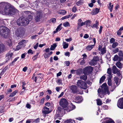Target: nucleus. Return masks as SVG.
<instances>
[{
	"label": "nucleus",
	"mask_w": 123,
	"mask_h": 123,
	"mask_svg": "<svg viewBox=\"0 0 123 123\" xmlns=\"http://www.w3.org/2000/svg\"><path fill=\"white\" fill-rule=\"evenodd\" d=\"M77 71V70H71V73L72 74H74L75 73H76Z\"/></svg>",
	"instance_id": "0e129e2a"
},
{
	"label": "nucleus",
	"mask_w": 123,
	"mask_h": 123,
	"mask_svg": "<svg viewBox=\"0 0 123 123\" xmlns=\"http://www.w3.org/2000/svg\"><path fill=\"white\" fill-rule=\"evenodd\" d=\"M102 108L104 110L107 109L108 108V107L107 106L105 105L102 106Z\"/></svg>",
	"instance_id": "4d7b16f0"
},
{
	"label": "nucleus",
	"mask_w": 123,
	"mask_h": 123,
	"mask_svg": "<svg viewBox=\"0 0 123 123\" xmlns=\"http://www.w3.org/2000/svg\"><path fill=\"white\" fill-rule=\"evenodd\" d=\"M112 71L114 74L119 73L120 71L116 67V66H113L112 67Z\"/></svg>",
	"instance_id": "dca6fc26"
},
{
	"label": "nucleus",
	"mask_w": 123,
	"mask_h": 123,
	"mask_svg": "<svg viewBox=\"0 0 123 123\" xmlns=\"http://www.w3.org/2000/svg\"><path fill=\"white\" fill-rule=\"evenodd\" d=\"M65 109L62 108L61 107H58L57 110L56 114L62 115L64 113V111Z\"/></svg>",
	"instance_id": "4468645a"
},
{
	"label": "nucleus",
	"mask_w": 123,
	"mask_h": 123,
	"mask_svg": "<svg viewBox=\"0 0 123 123\" xmlns=\"http://www.w3.org/2000/svg\"><path fill=\"white\" fill-rule=\"evenodd\" d=\"M78 62H80V64L81 65H83L85 63V61L83 58L80 59L78 61Z\"/></svg>",
	"instance_id": "2f4dec72"
},
{
	"label": "nucleus",
	"mask_w": 123,
	"mask_h": 123,
	"mask_svg": "<svg viewBox=\"0 0 123 123\" xmlns=\"http://www.w3.org/2000/svg\"><path fill=\"white\" fill-rule=\"evenodd\" d=\"M96 62L93 59L91 61L89 62L90 65L91 66H93L96 63Z\"/></svg>",
	"instance_id": "f704fd0d"
},
{
	"label": "nucleus",
	"mask_w": 123,
	"mask_h": 123,
	"mask_svg": "<svg viewBox=\"0 0 123 123\" xmlns=\"http://www.w3.org/2000/svg\"><path fill=\"white\" fill-rule=\"evenodd\" d=\"M65 55L66 56L69 57L70 56V53L69 52H67L65 53Z\"/></svg>",
	"instance_id": "774afa93"
},
{
	"label": "nucleus",
	"mask_w": 123,
	"mask_h": 123,
	"mask_svg": "<svg viewBox=\"0 0 123 123\" xmlns=\"http://www.w3.org/2000/svg\"><path fill=\"white\" fill-rule=\"evenodd\" d=\"M77 24L83 26L84 25H85V23L84 22H83L81 18H80L78 20Z\"/></svg>",
	"instance_id": "412c9836"
},
{
	"label": "nucleus",
	"mask_w": 123,
	"mask_h": 123,
	"mask_svg": "<svg viewBox=\"0 0 123 123\" xmlns=\"http://www.w3.org/2000/svg\"><path fill=\"white\" fill-rule=\"evenodd\" d=\"M57 46V45L55 43L53 44L52 45H51L50 48L51 50H54L55 49V48Z\"/></svg>",
	"instance_id": "58836bf2"
},
{
	"label": "nucleus",
	"mask_w": 123,
	"mask_h": 123,
	"mask_svg": "<svg viewBox=\"0 0 123 123\" xmlns=\"http://www.w3.org/2000/svg\"><path fill=\"white\" fill-rule=\"evenodd\" d=\"M85 69V71L89 73L92 72L93 69L92 67L90 66L86 67Z\"/></svg>",
	"instance_id": "a211bd4d"
},
{
	"label": "nucleus",
	"mask_w": 123,
	"mask_h": 123,
	"mask_svg": "<svg viewBox=\"0 0 123 123\" xmlns=\"http://www.w3.org/2000/svg\"><path fill=\"white\" fill-rule=\"evenodd\" d=\"M99 50L101 51V54H104L106 52V49L105 47H103L101 49L100 48H98Z\"/></svg>",
	"instance_id": "c85d7f7f"
},
{
	"label": "nucleus",
	"mask_w": 123,
	"mask_h": 123,
	"mask_svg": "<svg viewBox=\"0 0 123 123\" xmlns=\"http://www.w3.org/2000/svg\"><path fill=\"white\" fill-rule=\"evenodd\" d=\"M98 25L99 22L97 21H96L95 22V23L93 24V25H92L91 26L92 28H96L97 29H98Z\"/></svg>",
	"instance_id": "aec40b11"
},
{
	"label": "nucleus",
	"mask_w": 123,
	"mask_h": 123,
	"mask_svg": "<svg viewBox=\"0 0 123 123\" xmlns=\"http://www.w3.org/2000/svg\"><path fill=\"white\" fill-rule=\"evenodd\" d=\"M120 79H119L117 77H115L114 78V80L116 84L119 85L120 82Z\"/></svg>",
	"instance_id": "5701e85b"
},
{
	"label": "nucleus",
	"mask_w": 123,
	"mask_h": 123,
	"mask_svg": "<svg viewBox=\"0 0 123 123\" xmlns=\"http://www.w3.org/2000/svg\"><path fill=\"white\" fill-rule=\"evenodd\" d=\"M77 86L83 89H86L87 88L86 84L84 81L81 80H78L77 82Z\"/></svg>",
	"instance_id": "39448f33"
},
{
	"label": "nucleus",
	"mask_w": 123,
	"mask_h": 123,
	"mask_svg": "<svg viewBox=\"0 0 123 123\" xmlns=\"http://www.w3.org/2000/svg\"><path fill=\"white\" fill-rule=\"evenodd\" d=\"M58 14L64 15L67 13V12L64 10H60L58 12Z\"/></svg>",
	"instance_id": "7c9ffc66"
},
{
	"label": "nucleus",
	"mask_w": 123,
	"mask_h": 123,
	"mask_svg": "<svg viewBox=\"0 0 123 123\" xmlns=\"http://www.w3.org/2000/svg\"><path fill=\"white\" fill-rule=\"evenodd\" d=\"M113 60L114 61H121L122 60V58H120L118 57L117 55H115L113 59Z\"/></svg>",
	"instance_id": "4be33fe9"
},
{
	"label": "nucleus",
	"mask_w": 123,
	"mask_h": 123,
	"mask_svg": "<svg viewBox=\"0 0 123 123\" xmlns=\"http://www.w3.org/2000/svg\"><path fill=\"white\" fill-rule=\"evenodd\" d=\"M113 7V5H111V3H110L108 6V8L110 10L111 12L112 11Z\"/></svg>",
	"instance_id": "72a5a7b5"
},
{
	"label": "nucleus",
	"mask_w": 123,
	"mask_h": 123,
	"mask_svg": "<svg viewBox=\"0 0 123 123\" xmlns=\"http://www.w3.org/2000/svg\"><path fill=\"white\" fill-rule=\"evenodd\" d=\"M91 21L89 20H88L86 21L85 22V25H86V26L89 27L91 24Z\"/></svg>",
	"instance_id": "bb28decb"
},
{
	"label": "nucleus",
	"mask_w": 123,
	"mask_h": 123,
	"mask_svg": "<svg viewBox=\"0 0 123 123\" xmlns=\"http://www.w3.org/2000/svg\"><path fill=\"white\" fill-rule=\"evenodd\" d=\"M70 16V15H68L66 16H65L63 17H62L61 18L62 20H63L64 19H66L67 18H69Z\"/></svg>",
	"instance_id": "864d4df0"
},
{
	"label": "nucleus",
	"mask_w": 123,
	"mask_h": 123,
	"mask_svg": "<svg viewBox=\"0 0 123 123\" xmlns=\"http://www.w3.org/2000/svg\"><path fill=\"white\" fill-rule=\"evenodd\" d=\"M38 54L39 53H37L36 55H35L32 57V59L33 61H35L37 58Z\"/></svg>",
	"instance_id": "8fccbe9b"
},
{
	"label": "nucleus",
	"mask_w": 123,
	"mask_h": 123,
	"mask_svg": "<svg viewBox=\"0 0 123 123\" xmlns=\"http://www.w3.org/2000/svg\"><path fill=\"white\" fill-rule=\"evenodd\" d=\"M115 39L113 38H111L110 40V42L111 43H113L115 42Z\"/></svg>",
	"instance_id": "5fc2aeb1"
},
{
	"label": "nucleus",
	"mask_w": 123,
	"mask_h": 123,
	"mask_svg": "<svg viewBox=\"0 0 123 123\" xmlns=\"http://www.w3.org/2000/svg\"><path fill=\"white\" fill-rule=\"evenodd\" d=\"M63 26L65 27H67L70 26V24L69 22H66L63 23Z\"/></svg>",
	"instance_id": "de8ad7c7"
},
{
	"label": "nucleus",
	"mask_w": 123,
	"mask_h": 123,
	"mask_svg": "<svg viewBox=\"0 0 123 123\" xmlns=\"http://www.w3.org/2000/svg\"><path fill=\"white\" fill-rule=\"evenodd\" d=\"M42 17L41 13L40 12H37L35 18V20L37 22L39 21Z\"/></svg>",
	"instance_id": "ddd939ff"
},
{
	"label": "nucleus",
	"mask_w": 123,
	"mask_h": 123,
	"mask_svg": "<svg viewBox=\"0 0 123 123\" xmlns=\"http://www.w3.org/2000/svg\"><path fill=\"white\" fill-rule=\"evenodd\" d=\"M26 43V40H22L18 43V45L16 47V50H18L19 49L24 47L25 46V44Z\"/></svg>",
	"instance_id": "423d86ee"
},
{
	"label": "nucleus",
	"mask_w": 123,
	"mask_h": 123,
	"mask_svg": "<svg viewBox=\"0 0 123 123\" xmlns=\"http://www.w3.org/2000/svg\"><path fill=\"white\" fill-rule=\"evenodd\" d=\"M94 45H89L86 47V49L87 50L90 51L94 47Z\"/></svg>",
	"instance_id": "a878e982"
},
{
	"label": "nucleus",
	"mask_w": 123,
	"mask_h": 123,
	"mask_svg": "<svg viewBox=\"0 0 123 123\" xmlns=\"http://www.w3.org/2000/svg\"><path fill=\"white\" fill-rule=\"evenodd\" d=\"M7 44H8L10 46H11L12 42L10 39H8L7 41Z\"/></svg>",
	"instance_id": "09e8293b"
},
{
	"label": "nucleus",
	"mask_w": 123,
	"mask_h": 123,
	"mask_svg": "<svg viewBox=\"0 0 123 123\" xmlns=\"http://www.w3.org/2000/svg\"><path fill=\"white\" fill-rule=\"evenodd\" d=\"M42 112L45 114L49 113L50 112L49 111V108L46 107H44L43 109L42 110Z\"/></svg>",
	"instance_id": "6ab92c4d"
},
{
	"label": "nucleus",
	"mask_w": 123,
	"mask_h": 123,
	"mask_svg": "<svg viewBox=\"0 0 123 123\" xmlns=\"http://www.w3.org/2000/svg\"><path fill=\"white\" fill-rule=\"evenodd\" d=\"M18 57H17V58H15L12 61V62L11 63H10V66H12L13 65L14 63L15 62H16L18 60Z\"/></svg>",
	"instance_id": "a18cd8bd"
},
{
	"label": "nucleus",
	"mask_w": 123,
	"mask_h": 123,
	"mask_svg": "<svg viewBox=\"0 0 123 123\" xmlns=\"http://www.w3.org/2000/svg\"><path fill=\"white\" fill-rule=\"evenodd\" d=\"M96 101L98 105L100 106L102 104V101L99 99H97Z\"/></svg>",
	"instance_id": "e433bc0d"
},
{
	"label": "nucleus",
	"mask_w": 123,
	"mask_h": 123,
	"mask_svg": "<svg viewBox=\"0 0 123 123\" xmlns=\"http://www.w3.org/2000/svg\"><path fill=\"white\" fill-rule=\"evenodd\" d=\"M112 52L114 53L115 54L119 51V49L118 48H116L115 49L112 50Z\"/></svg>",
	"instance_id": "49530a36"
},
{
	"label": "nucleus",
	"mask_w": 123,
	"mask_h": 123,
	"mask_svg": "<svg viewBox=\"0 0 123 123\" xmlns=\"http://www.w3.org/2000/svg\"><path fill=\"white\" fill-rule=\"evenodd\" d=\"M105 78V77L104 76H103L100 80L99 83L101 84L104 80Z\"/></svg>",
	"instance_id": "a19ab883"
},
{
	"label": "nucleus",
	"mask_w": 123,
	"mask_h": 123,
	"mask_svg": "<svg viewBox=\"0 0 123 123\" xmlns=\"http://www.w3.org/2000/svg\"><path fill=\"white\" fill-rule=\"evenodd\" d=\"M105 123H115L114 121L112 119L107 118Z\"/></svg>",
	"instance_id": "cd10ccee"
},
{
	"label": "nucleus",
	"mask_w": 123,
	"mask_h": 123,
	"mask_svg": "<svg viewBox=\"0 0 123 123\" xmlns=\"http://www.w3.org/2000/svg\"><path fill=\"white\" fill-rule=\"evenodd\" d=\"M60 115H61L56 113L54 117L55 120H56L57 119L61 120V116H60Z\"/></svg>",
	"instance_id": "473e14b6"
},
{
	"label": "nucleus",
	"mask_w": 123,
	"mask_h": 123,
	"mask_svg": "<svg viewBox=\"0 0 123 123\" xmlns=\"http://www.w3.org/2000/svg\"><path fill=\"white\" fill-rule=\"evenodd\" d=\"M98 96L101 98H102L104 95L106 94H110L108 88L106 83L103 84L101 86V88H99L98 90Z\"/></svg>",
	"instance_id": "7ed1b4c3"
},
{
	"label": "nucleus",
	"mask_w": 123,
	"mask_h": 123,
	"mask_svg": "<svg viewBox=\"0 0 123 123\" xmlns=\"http://www.w3.org/2000/svg\"><path fill=\"white\" fill-rule=\"evenodd\" d=\"M28 53L33 54L34 53V52L32 51V50L31 49H29L28 51Z\"/></svg>",
	"instance_id": "69168bd1"
},
{
	"label": "nucleus",
	"mask_w": 123,
	"mask_h": 123,
	"mask_svg": "<svg viewBox=\"0 0 123 123\" xmlns=\"http://www.w3.org/2000/svg\"><path fill=\"white\" fill-rule=\"evenodd\" d=\"M118 43L117 42H115L113 43L112 45V48H114L118 46Z\"/></svg>",
	"instance_id": "ea45409f"
},
{
	"label": "nucleus",
	"mask_w": 123,
	"mask_h": 123,
	"mask_svg": "<svg viewBox=\"0 0 123 123\" xmlns=\"http://www.w3.org/2000/svg\"><path fill=\"white\" fill-rule=\"evenodd\" d=\"M103 28V27L102 26H100L99 30V34H101V33L102 32Z\"/></svg>",
	"instance_id": "bf43d9fd"
},
{
	"label": "nucleus",
	"mask_w": 123,
	"mask_h": 123,
	"mask_svg": "<svg viewBox=\"0 0 123 123\" xmlns=\"http://www.w3.org/2000/svg\"><path fill=\"white\" fill-rule=\"evenodd\" d=\"M76 7L75 6H74L72 8V11L74 12H76Z\"/></svg>",
	"instance_id": "13d9d810"
},
{
	"label": "nucleus",
	"mask_w": 123,
	"mask_h": 123,
	"mask_svg": "<svg viewBox=\"0 0 123 123\" xmlns=\"http://www.w3.org/2000/svg\"><path fill=\"white\" fill-rule=\"evenodd\" d=\"M80 78L81 79L86 80L87 78V77L86 75H84L80 76Z\"/></svg>",
	"instance_id": "c9c22d12"
},
{
	"label": "nucleus",
	"mask_w": 123,
	"mask_h": 123,
	"mask_svg": "<svg viewBox=\"0 0 123 123\" xmlns=\"http://www.w3.org/2000/svg\"><path fill=\"white\" fill-rule=\"evenodd\" d=\"M66 122L67 123H74V120L71 119L67 120L66 121Z\"/></svg>",
	"instance_id": "c03bdc74"
},
{
	"label": "nucleus",
	"mask_w": 123,
	"mask_h": 123,
	"mask_svg": "<svg viewBox=\"0 0 123 123\" xmlns=\"http://www.w3.org/2000/svg\"><path fill=\"white\" fill-rule=\"evenodd\" d=\"M4 24L3 19L0 18V26ZM9 30L4 26L0 27V34L4 38H7L9 35Z\"/></svg>",
	"instance_id": "f03ea898"
},
{
	"label": "nucleus",
	"mask_w": 123,
	"mask_h": 123,
	"mask_svg": "<svg viewBox=\"0 0 123 123\" xmlns=\"http://www.w3.org/2000/svg\"><path fill=\"white\" fill-rule=\"evenodd\" d=\"M50 21L52 22L53 23H55L56 22V19L55 18H51L50 20Z\"/></svg>",
	"instance_id": "6e6d98bb"
},
{
	"label": "nucleus",
	"mask_w": 123,
	"mask_h": 123,
	"mask_svg": "<svg viewBox=\"0 0 123 123\" xmlns=\"http://www.w3.org/2000/svg\"><path fill=\"white\" fill-rule=\"evenodd\" d=\"M59 104L63 108H66L67 107L68 103L66 99L62 98L60 100L59 102Z\"/></svg>",
	"instance_id": "6e6552de"
},
{
	"label": "nucleus",
	"mask_w": 123,
	"mask_h": 123,
	"mask_svg": "<svg viewBox=\"0 0 123 123\" xmlns=\"http://www.w3.org/2000/svg\"><path fill=\"white\" fill-rule=\"evenodd\" d=\"M25 20L26 24H28L30 21H31L32 19V16L30 15H29L27 17H25Z\"/></svg>",
	"instance_id": "f3484780"
},
{
	"label": "nucleus",
	"mask_w": 123,
	"mask_h": 123,
	"mask_svg": "<svg viewBox=\"0 0 123 123\" xmlns=\"http://www.w3.org/2000/svg\"><path fill=\"white\" fill-rule=\"evenodd\" d=\"M65 40L67 42H69L71 41L72 40V39L71 38H69L66 39Z\"/></svg>",
	"instance_id": "338daca9"
},
{
	"label": "nucleus",
	"mask_w": 123,
	"mask_h": 123,
	"mask_svg": "<svg viewBox=\"0 0 123 123\" xmlns=\"http://www.w3.org/2000/svg\"><path fill=\"white\" fill-rule=\"evenodd\" d=\"M43 75L41 74H37L35 76V74L33 75L32 78L33 80L37 82H38L41 81L43 78Z\"/></svg>",
	"instance_id": "20e7f679"
},
{
	"label": "nucleus",
	"mask_w": 123,
	"mask_h": 123,
	"mask_svg": "<svg viewBox=\"0 0 123 123\" xmlns=\"http://www.w3.org/2000/svg\"><path fill=\"white\" fill-rule=\"evenodd\" d=\"M117 105L119 108L123 109V98H120L118 101Z\"/></svg>",
	"instance_id": "f8f14e48"
},
{
	"label": "nucleus",
	"mask_w": 123,
	"mask_h": 123,
	"mask_svg": "<svg viewBox=\"0 0 123 123\" xmlns=\"http://www.w3.org/2000/svg\"><path fill=\"white\" fill-rule=\"evenodd\" d=\"M62 80L61 79H58L57 80V83L59 84L62 85Z\"/></svg>",
	"instance_id": "3c124183"
},
{
	"label": "nucleus",
	"mask_w": 123,
	"mask_h": 123,
	"mask_svg": "<svg viewBox=\"0 0 123 123\" xmlns=\"http://www.w3.org/2000/svg\"><path fill=\"white\" fill-rule=\"evenodd\" d=\"M65 63L67 66H69L70 64V62L69 61H66L65 62Z\"/></svg>",
	"instance_id": "680f3d73"
},
{
	"label": "nucleus",
	"mask_w": 123,
	"mask_h": 123,
	"mask_svg": "<svg viewBox=\"0 0 123 123\" xmlns=\"http://www.w3.org/2000/svg\"><path fill=\"white\" fill-rule=\"evenodd\" d=\"M118 55L120 56V58H122V60H123V54L122 51H120L118 53Z\"/></svg>",
	"instance_id": "37998d69"
},
{
	"label": "nucleus",
	"mask_w": 123,
	"mask_h": 123,
	"mask_svg": "<svg viewBox=\"0 0 123 123\" xmlns=\"http://www.w3.org/2000/svg\"><path fill=\"white\" fill-rule=\"evenodd\" d=\"M18 91L16 90L11 93L9 97H13L18 92Z\"/></svg>",
	"instance_id": "4c0bfd02"
},
{
	"label": "nucleus",
	"mask_w": 123,
	"mask_h": 123,
	"mask_svg": "<svg viewBox=\"0 0 123 123\" xmlns=\"http://www.w3.org/2000/svg\"><path fill=\"white\" fill-rule=\"evenodd\" d=\"M62 29V27L58 26L56 29V30L57 31H60Z\"/></svg>",
	"instance_id": "052dcab7"
},
{
	"label": "nucleus",
	"mask_w": 123,
	"mask_h": 123,
	"mask_svg": "<svg viewBox=\"0 0 123 123\" xmlns=\"http://www.w3.org/2000/svg\"><path fill=\"white\" fill-rule=\"evenodd\" d=\"M63 48L64 49H65L67 48L68 46V44L66 42H63L62 43Z\"/></svg>",
	"instance_id": "c756f323"
},
{
	"label": "nucleus",
	"mask_w": 123,
	"mask_h": 123,
	"mask_svg": "<svg viewBox=\"0 0 123 123\" xmlns=\"http://www.w3.org/2000/svg\"><path fill=\"white\" fill-rule=\"evenodd\" d=\"M116 66L119 69H121L123 68V65L119 62H117L116 64Z\"/></svg>",
	"instance_id": "b1692460"
},
{
	"label": "nucleus",
	"mask_w": 123,
	"mask_h": 123,
	"mask_svg": "<svg viewBox=\"0 0 123 123\" xmlns=\"http://www.w3.org/2000/svg\"><path fill=\"white\" fill-rule=\"evenodd\" d=\"M73 93L74 94H78L79 93L78 89L77 86H72L70 88Z\"/></svg>",
	"instance_id": "9b49d317"
},
{
	"label": "nucleus",
	"mask_w": 123,
	"mask_h": 123,
	"mask_svg": "<svg viewBox=\"0 0 123 123\" xmlns=\"http://www.w3.org/2000/svg\"><path fill=\"white\" fill-rule=\"evenodd\" d=\"M13 55V54L12 52H8L6 55V61H7L10 60L11 58Z\"/></svg>",
	"instance_id": "2eb2a0df"
},
{
	"label": "nucleus",
	"mask_w": 123,
	"mask_h": 123,
	"mask_svg": "<svg viewBox=\"0 0 123 123\" xmlns=\"http://www.w3.org/2000/svg\"><path fill=\"white\" fill-rule=\"evenodd\" d=\"M78 26L77 28V31L79 30L80 29H81V27L82 26L81 25H77Z\"/></svg>",
	"instance_id": "e2e57ef3"
},
{
	"label": "nucleus",
	"mask_w": 123,
	"mask_h": 123,
	"mask_svg": "<svg viewBox=\"0 0 123 123\" xmlns=\"http://www.w3.org/2000/svg\"><path fill=\"white\" fill-rule=\"evenodd\" d=\"M112 78L108 77V86H110L109 89L112 92L113 91L115 88V86L113 85H112V83L111 82V78Z\"/></svg>",
	"instance_id": "1a4fd4ad"
},
{
	"label": "nucleus",
	"mask_w": 123,
	"mask_h": 123,
	"mask_svg": "<svg viewBox=\"0 0 123 123\" xmlns=\"http://www.w3.org/2000/svg\"><path fill=\"white\" fill-rule=\"evenodd\" d=\"M25 17H23L20 18L17 20V23L18 25H26L25 20Z\"/></svg>",
	"instance_id": "0eeeda50"
},
{
	"label": "nucleus",
	"mask_w": 123,
	"mask_h": 123,
	"mask_svg": "<svg viewBox=\"0 0 123 123\" xmlns=\"http://www.w3.org/2000/svg\"><path fill=\"white\" fill-rule=\"evenodd\" d=\"M24 32L20 28L18 29L15 31V34L17 37H20L23 35Z\"/></svg>",
	"instance_id": "9d476101"
},
{
	"label": "nucleus",
	"mask_w": 123,
	"mask_h": 123,
	"mask_svg": "<svg viewBox=\"0 0 123 123\" xmlns=\"http://www.w3.org/2000/svg\"><path fill=\"white\" fill-rule=\"evenodd\" d=\"M17 11L12 5L8 2H0V13L2 15L12 16Z\"/></svg>",
	"instance_id": "f257e3e1"
},
{
	"label": "nucleus",
	"mask_w": 123,
	"mask_h": 123,
	"mask_svg": "<svg viewBox=\"0 0 123 123\" xmlns=\"http://www.w3.org/2000/svg\"><path fill=\"white\" fill-rule=\"evenodd\" d=\"M83 3V0H80L78 2H77L76 4L78 6L82 5Z\"/></svg>",
	"instance_id": "79ce46f5"
},
{
	"label": "nucleus",
	"mask_w": 123,
	"mask_h": 123,
	"mask_svg": "<svg viewBox=\"0 0 123 123\" xmlns=\"http://www.w3.org/2000/svg\"><path fill=\"white\" fill-rule=\"evenodd\" d=\"M108 75L109 76L108 77L112 78V75H111V69L110 68H109L107 69V72Z\"/></svg>",
	"instance_id": "393cba45"
},
{
	"label": "nucleus",
	"mask_w": 123,
	"mask_h": 123,
	"mask_svg": "<svg viewBox=\"0 0 123 123\" xmlns=\"http://www.w3.org/2000/svg\"><path fill=\"white\" fill-rule=\"evenodd\" d=\"M93 59L96 62H97L98 61L99 58L97 56H94Z\"/></svg>",
	"instance_id": "603ef678"
}]
</instances>
